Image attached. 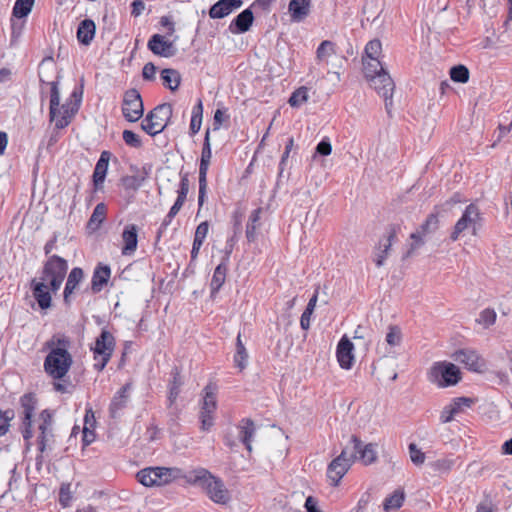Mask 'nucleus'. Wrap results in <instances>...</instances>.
Returning <instances> with one entry per match:
<instances>
[{"label":"nucleus","mask_w":512,"mask_h":512,"mask_svg":"<svg viewBox=\"0 0 512 512\" xmlns=\"http://www.w3.org/2000/svg\"><path fill=\"white\" fill-rule=\"evenodd\" d=\"M482 222L483 218L479 207L474 203L469 204L466 206L461 217L456 221L450 234V239L457 241L464 233H470L473 236L478 235L482 228Z\"/></svg>","instance_id":"20e7f679"},{"label":"nucleus","mask_w":512,"mask_h":512,"mask_svg":"<svg viewBox=\"0 0 512 512\" xmlns=\"http://www.w3.org/2000/svg\"><path fill=\"white\" fill-rule=\"evenodd\" d=\"M461 402H470V399L466 397L456 398L451 404L445 406L440 414L441 423H448L453 420L461 409Z\"/></svg>","instance_id":"473e14b6"},{"label":"nucleus","mask_w":512,"mask_h":512,"mask_svg":"<svg viewBox=\"0 0 512 512\" xmlns=\"http://www.w3.org/2000/svg\"><path fill=\"white\" fill-rule=\"evenodd\" d=\"M207 193V177H199L198 205L202 207Z\"/></svg>","instance_id":"4d7b16f0"},{"label":"nucleus","mask_w":512,"mask_h":512,"mask_svg":"<svg viewBox=\"0 0 512 512\" xmlns=\"http://www.w3.org/2000/svg\"><path fill=\"white\" fill-rule=\"evenodd\" d=\"M438 217L435 214H431L427 217L426 221L421 225V229L423 230V234H427L430 231L435 230L438 227Z\"/></svg>","instance_id":"864d4df0"},{"label":"nucleus","mask_w":512,"mask_h":512,"mask_svg":"<svg viewBox=\"0 0 512 512\" xmlns=\"http://www.w3.org/2000/svg\"><path fill=\"white\" fill-rule=\"evenodd\" d=\"M144 112L143 102L139 92L130 89V122L139 120Z\"/></svg>","instance_id":"2f4dec72"},{"label":"nucleus","mask_w":512,"mask_h":512,"mask_svg":"<svg viewBox=\"0 0 512 512\" xmlns=\"http://www.w3.org/2000/svg\"><path fill=\"white\" fill-rule=\"evenodd\" d=\"M227 273V265L225 263H220L214 270L210 287L212 293H217L221 287L223 286Z\"/></svg>","instance_id":"c9c22d12"},{"label":"nucleus","mask_w":512,"mask_h":512,"mask_svg":"<svg viewBox=\"0 0 512 512\" xmlns=\"http://www.w3.org/2000/svg\"><path fill=\"white\" fill-rule=\"evenodd\" d=\"M21 432L24 440L27 442V446H29V441L33 437L32 421L22 420Z\"/></svg>","instance_id":"bf43d9fd"},{"label":"nucleus","mask_w":512,"mask_h":512,"mask_svg":"<svg viewBox=\"0 0 512 512\" xmlns=\"http://www.w3.org/2000/svg\"><path fill=\"white\" fill-rule=\"evenodd\" d=\"M111 157L109 151H103L98 159L94 172H93V184L95 190H100L103 187V183L107 174L108 163Z\"/></svg>","instance_id":"393cba45"},{"label":"nucleus","mask_w":512,"mask_h":512,"mask_svg":"<svg viewBox=\"0 0 512 512\" xmlns=\"http://www.w3.org/2000/svg\"><path fill=\"white\" fill-rule=\"evenodd\" d=\"M425 235L426 234H423L422 229L411 234L410 238L413 240V243L411 244V248H410L411 251L419 248L420 246H422L424 244L423 238Z\"/></svg>","instance_id":"13d9d810"},{"label":"nucleus","mask_w":512,"mask_h":512,"mask_svg":"<svg viewBox=\"0 0 512 512\" xmlns=\"http://www.w3.org/2000/svg\"><path fill=\"white\" fill-rule=\"evenodd\" d=\"M96 26L93 20L85 19L77 29V38L81 44L89 45L95 36Z\"/></svg>","instance_id":"c85d7f7f"},{"label":"nucleus","mask_w":512,"mask_h":512,"mask_svg":"<svg viewBox=\"0 0 512 512\" xmlns=\"http://www.w3.org/2000/svg\"><path fill=\"white\" fill-rule=\"evenodd\" d=\"M201 124H202V119L196 118V117H191L190 131H191L192 135L199 132V130L201 128Z\"/></svg>","instance_id":"774afa93"},{"label":"nucleus","mask_w":512,"mask_h":512,"mask_svg":"<svg viewBox=\"0 0 512 512\" xmlns=\"http://www.w3.org/2000/svg\"><path fill=\"white\" fill-rule=\"evenodd\" d=\"M261 215V208L255 209L251 212L247 225H246V237L249 242H252L256 238V230L259 225Z\"/></svg>","instance_id":"4c0bfd02"},{"label":"nucleus","mask_w":512,"mask_h":512,"mask_svg":"<svg viewBox=\"0 0 512 512\" xmlns=\"http://www.w3.org/2000/svg\"><path fill=\"white\" fill-rule=\"evenodd\" d=\"M95 432L94 429H88L87 427H83V444L84 446L90 445L95 440Z\"/></svg>","instance_id":"0e129e2a"},{"label":"nucleus","mask_w":512,"mask_h":512,"mask_svg":"<svg viewBox=\"0 0 512 512\" xmlns=\"http://www.w3.org/2000/svg\"><path fill=\"white\" fill-rule=\"evenodd\" d=\"M453 359L465 365L467 369L473 372H483L486 369L485 360L472 349H460L454 352Z\"/></svg>","instance_id":"ddd939ff"},{"label":"nucleus","mask_w":512,"mask_h":512,"mask_svg":"<svg viewBox=\"0 0 512 512\" xmlns=\"http://www.w3.org/2000/svg\"><path fill=\"white\" fill-rule=\"evenodd\" d=\"M248 361V352L246 350L245 345L243 344L241 340V334L239 333L237 335L236 339V352L234 355V363L235 366L238 367L240 370H243L247 366Z\"/></svg>","instance_id":"e433bc0d"},{"label":"nucleus","mask_w":512,"mask_h":512,"mask_svg":"<svg viewBox=\"0 0 512 512\" xmlns=\"http://www.w3.org/2000/svg\"><path fill=\"white\" fill-rule=\"evenodd\" d=\"M254 21L253 12L250 8L243 10L239 13L229 24V31L234 34H242L247 32L252 26Z\"/></svg>","instance_id":"4be33fe9"},{"label":"nucleus","mask_w":512,"mask_h":512,"mask_svg":"<svg viewBox=\"0 0 512 512\" xmlns=\"http://www.w3.org/2000/svg\"><path fill=\"white\" fill-rule=\"evenodd\" d=\"M211 157H212V150H211V144H210L209 131H207L205 134L203 148H202V152H201V160H200V166H199V177H207Z\"/></svg>","instance_id":"7c9ffc66"},{"label":"nucleus","mask_w":512,"mask_h":512,"mask_svg":"<svg viewBox=\"0 0 512 512\" xmlns=\"http://www.w3.org/2000/svg\"><path fill=\"white\" fill-rule=\"evenodd\" d=\"M497 318V314L494 309L486 308L482 310L477 318V322L482 325L484 328H489L492 326Z\"/></svg>","instance_id":"a18cd8bd"},{"label":"nucleus","mask_w":512,"mask_h":512,"mask_svg":"<svg viewBox=\"0 0 512 512\" xmlns=\"http://www.w3.org/2000/svg\"><path fill=\"white\" fill-rule=\"evenodd\" d=\"M128 384L123 385L113 396L109 405V416L115 422L121 421L128 408Z\"/></svg>","instance_id":"2eb2a0df"},{"label":"nucleus","mask_w":512,"mask_h":512,"mask_svg":"<svg viewBox=\"0 0 512 512\" xmlns=\"http://www.w3.org/2000/svg\"><path fill=\"white\" fill-rule=\"evenodd\" d=\"M309 99V90L305 86L296 89L290 96L288 103L291 107L299 108Z\"/></svg>","instance_id":"ea45409f"},{"label":"nucleus","mask_w":512,"mask_h":512,"mask_svg":"<svg viewBox=\"0 0 512 512\" xmlns=\"http://www.w3.org/2000/svg\"><path fill=\"white\" fill-rule=\"evenodd\" d=\"M216 409V387L209 384L203 389V396L200 402L199 420L201 423V430L209 431L214 425V414Z\"/></svg>","instance_id":"9d476101"},{"label":"nucleus","mask_w":512,"mask_h":512,"mask_svg":"<svg viewBox=\"0 0 512 512\" xmlns=\"http://www.w3.org/2000/svg\"><path fill=\"white\" fill-rule=\"evenodd\" d=\"M404 493L400 490L394 491L389 497L384 500L383 507L385 511L399 509L404 502Z\"/></svg>","instance_id":"a19ab883"},{"label":"nucleus","mask_w":512,"mask_h":512,"mask_svg":"<svg viewBox=\"0 0 512 512\" xmlns=\"http://www.w3.org/2000/svg\"><path fill=\"white\" fill-rule=\"evenodd\" d=\"M312 314H313V312H311V311L309 312L306 309L302 313L301 318H300V326L303 330H308L310 328V321H311Z\"/></svg>","instance_id":"69168bd1"},{"label":"nucleus","mask_w":512,"mask_h":512,"mask_svg":"<svg viewBox=\"0 0 512 512\" xmlns=\"http://www.w3.org/2000/svg\"><path fill=\"white\" fill-rule=\"evenodd\" d=\"M208 232H209V223L207 221L201 222L195 230L193 241L203 244L205 241V238L207 237Z\"/></svg>","instance_id":"3c124183"},{"label":"nucleus","mask_w":512,"mask_h":512,"mask_svg":"<svg viewBox=\"0 0 512 512\" xmlns=\"http://www.w3.org/2000/svg\"><path fill=\"white\" fill-rule=\"evenodd\" d=\"M173 113L172 105L164 103L150 111L141 123V128L150 136L160 134L168 125Z\"/></svg>","instance_id":"6e6552de"},{"label":"nucleus","mask_w":512,"mask_h":512,"mask_svg":"<svg viewBox=\"0 0 512 512\" xmlns=\"http://www.w3.org/2000/svg\"><path fill=\"white\" fill-rule=\"evenodd\" d=\"M351 443L354 453L350 455H356V459H359L364 465H370L377 460V444H363L356 436L351 437Z\"/></svg>","instance_id":"dca6fc26"},{"label":"nucleus","mask_w":512,"mask_h":512,"mask_svg":"<svg viewBox=\"0 0 512 512\" xmlns=\"http://www.w3.org/2000/svg\"><path fill=\"white\" fill-rule=\"evenodd\" d=\"M188 192H189L188 174H181L179 188L177 190L176 201L174 202V204L172 205V207L170 208V210L167 214V218H169V220H172L178 214V212L180 211V209L182 208V206L184 205V203L186 201Z\"/></svg>","instance_id":"5701e85b"},{"label":"nucleus","mask_w":512,"mask_h":512,"mask_svg":"<svg viewBox=\"0 0 512 512\" xmlns=\"http://www.w3.org/2000/svg\"><path fill=\"white\" fill-rule=\"evenodd\" d=\"M68 269L67 261L57 255H52L45 262L39 280L49 283V288L53 293H56L65 278Z\"/></svg>","instance_id":"0eeeda50"},{"label":"nucleus","mask_w":512,"mask_h":512,"mask_svg":"<svg viewBox=\"0 0 512 512\" xmlns=\"http://www.w3.org/2000/svg\"><path fill=\"white\" fill-rule=\"evenodd\" d=\"M142 75L145 80H154L156 76V67L153 63H146L142 70Z\"/></svg>","instance_id":"052dcab7"},{"label":"nucleus","mask_w":512,"mask_h":512,"mask_svg":"<svg viewBox=\"0 0 512 512\" xmlns=\"http://www.w3.org/2000/svg\"><path fill=\"white\" fill-rule=\"evenodd\" d=\"M396 235V227H391L387 232V235L379 241L378 246L374 251V262L377 267H381L384 264L390 248L396 239Z\"/></svg>","instance_id":"6ab92c4d"},{"label":"nucleus","mask_w":512,"mask_h":512,"mask_svg":"<svg viewBox=\"0 0 512 512\" xmlns=\"http://www.w3.org/2000/svg\"><path fill=\"white\" fill-rule=\"evenodd\" d=\"M45 346L50 351L44 360V371L53 379H62L72 366L71 354L64 347H54V339L47 341Z\"/></svg>","instance_id":"f03ea898"},{"label":"nucleus","mask_w":512,"mask_h":512,"mask_svg":"<svg viewBox=\"0 0 512 512\" xmlns=\"http://www.w3.org/2000/svg\"><path fill=\"white\" fill-rule=\"evenodd\" d=\"M408 451L410 460L414 465L421 466L424 464L426 455L415 443H410L408 445Z\"/></svg>","instance_id":"de8ad7c7"},{"label":"nucleus","mask_w":512,"mask_h":512,"mask_svg":"<svg viewBox=\"0 0 512 512\" xmlns=\"http://www.w3.org/2000/svg\"><path fill=\"white\" fill-rule=\"evenodd\" d=\"M428 379L438 387L453 386L461 379L460 370L450 362H435L428 372Z\"/></svg>","instance_id":"1a4fd4ad"},{"label":"nucleus","mask_w":512,"mask_h":512,"mask_svg":"<svg viewBox=\"0 0 512 512\" xmlns=\"http://www.w3.org/2000/svg\"><path fill=\"white\" fill-rule=\"evenodd\" d=\"M187 481L203 489L207 496L215 503L225 505L230 500L228 490L223 481L212 475L204 468H198L189 473Z\"/></svg>","instance_id":"f257e3e1"},{"label":"nucleus","mask_w":512,"mask_h":512,"mask_svg":"<svg viewBox=\"0 0 512 512\" xmlns=\"http://www.w3.org/2000/svg\"><path fill=\"white\" fill-rule=\"evenodd\" d=\"M34 0H16L13 7V16L24 18L31 12Z\"/></svg>","instance_id":"37998d69"},{"label":"nucleus","mask_w":512,"mask_h":512,"mask_svg":"<svg viewBox=\"0 0 512 512\" xmlns=\"http://www.w3.org/2000/svg\"><path fill=\"white\" fill-rule=\"evenodd\" d=\"M21 407L23 409V421H32V416L36 408L37 400L34 394H24L20 399Z\"/></svg>","instance_id":"f704fd0d"},{"label":"nucleus","mask_w":512,"mask_h":512,"mask_svg":"<svg viewBox=\"0 0 512 512\" xmlns=\"http://www.w3.org/2000/svg\"><path fill=\"white\" fill-rule=\"evenodd\" d=\"M160 76L165 87L172 91L178 89L181 82V76L177 70L170 68L163 69Z\"/></svg>","instance_id":"72a5a7b5"},{"label":"nucleus","mask_w":512,"mask_h":512,"mask_svg":"<svg viewBox=\"0 0 512 512\" xmlns=\"http://www.w3.org/2000/svg\"><path fill=\"white\" fill-rule=\"evenodd\" d=\"M114 348V338L112 334L106 330H103L99 337L95 341L93 348L95 359H100L99 364H95V367L100 371L102 370L110 359Z\"/></svg>","instance_id":"f8f14e48"},{"label":"nucleus","mask_w":512,"mask_h":512,"mask_svg":"<svg viewBox=\"0 0 512 512\" xmlns=\"http://www.w3.org/2000/svg\"><path fill=\"white\" fill-rule=\"evenodd\" d=\"M453 465L454 461L452 459L445 458L435 461L433 467L437 471L447 472L452 468Z\"/></svg>","instance_id":"6e6d98bb"},{"label":"nucleus","mask_w":512,"mask_h":512,"mask_svg":"<svg viewBox=\"0 0 512 512\" xmlns=\"http://www.w3.org/2000/svg\"><path fill=\"white\" fill-rule=\"evenodd\" d=\"M132 11L131 13L134 16H139L142 14V12L145 10V4L142 0H134L131 4Z\"/></svg>","instance_id":"338daca9"},{"label":"nucleus","mask_w":512,"mask_h":512,"mask_svg":"<svg viewBox=\"0 0 512 512\" xmlns=\"http://www.w3.org/2000/svg\"><path fill=\"white\" fill-rule=\"evenodd\" d=\"M14 418V411L13 410H0V436L5 435L10 426V421Z\"/></svg>","instance_id":"09e8293b"},{"label":"nucleus","mask_w":512,"mask_h":512,"mask_svg":"<svg viewBox=\"0 0 512 512\" xmlns=\"http://www.w3.org/2000/svg\"><path fill=\"white\" fill-rule=\"evenodd\" d=\"M149 49L156 55L170 57L173 55V44L165 40L164 36L155 34L148 42Z\"/></svg>","instance_id":"a878e982"},{"label":"nucleus","mask_w":512,"mask_h":512,"mask_svg":"<svg viewBox=\"0 0 512 512\" xmlns=\"http://www.w3.org/2000/svg\"><path fill=\"white\" fill-rule=\"evenodd\" d=\"M386 343L391 347H397L402 342V331L396 325H390L385 338Z\"/></svg>","instance_id":"c03bdc74"},{"label":"nucleus","mask_w":512,"mask_h":512,"mask_svg":"<svg viewBox=\"0 0 512 512\" xmlns=\"http://www.w3.org/2000/svg\"><path fill=\"white\" fill-rule=\"evenodd\" d=\"M337 361L342 369L349 370L354 364V344L343 336L337 344L336 349Z\"/></svg>","instance_id":"a211bd4d"},{"label":"nucleus","mask_w":512,"mask_h":512,"mask_svg":"<svg viewBox=\"0 0 512 512\" xmlns=\"http://www.w3.org/2000/svg\"><path fill=\"white\" fill-rule=\"evenodd\" d=\"M96 419L92 408H87L84 416V427L95 429Z\"/></svg>","instance_id":"680f3d73"},{"label":"nucleus","mask_w":512,"mask_h":512,"mask_svg":"<svg viewBox=\"0 0 512 512\" xmlns=\"http://www.w3.org/2000/svg\"><path fill=\"white\" fill-rule=\"evenodd\" d=\"M382 52V44L380 40L373 39L365 46V57L363 58L364 71L375 72L382 65L379 57Z\"/></svg>","instance_id":"f3484780"},{"label":"nucleus","mask_w":512,"mask_h":512,"mask_svg":"<svg viewBox=\"0 0 512 512\" xmlns=\"http://www.w3.org/2000/svg\"><path fill=\"white\" fill-rule=\"evenodd\" d=\"M335 54V44L329 40H324L320 43L316 50V60L326 62L328 57Z\"/></svg>","instance_id":"79ce46f5"},{"label":"nucleus","mask_w":512,"mask_h":512,"mask_svg":"<svg viewBox=\"0 0 512 512\" xmlns=\"http://www.w3.org/2000/svg\"><path fill=\"white\" fill-rule=\"evenodd\" d=\"M50 86V120L55 121L56 128L63 129L69 125L71 119L78 111V104H64L59 108L60 92L58 83L56 81H52Z\"/></svg>","instance_id":"39448f33"},{"label":"nucleus","mask_w":512,"mask_h":512,"mask_svg":"<svg viewBox=\"0 0 512 512\" xmlns=\"http://www.w3.org/2000/svg\"><path fill=\"white\" fill-rule=\"evenodd\" d=\"M83 277L84 272L79 267H75L70 271L64 288V302L66 304L69 303V297L77 288L78 284L82 281Z\"/></svg>","instance_id":"cd10ccee"},{"label":"nucleus","mask_w":512,"mask_h":512,"mask_svg":"<svg viewBox=\"0 0 512 512\" xmlns=\"http://www.w3.org/2000/svg\"><path fill=\"white\" fill-rule=\"evenodd\" d=\"M181 384L182 383H181L178 375L176 374L173 377V381L171 382L170 388H169L168 402H169L170 406L175 403V401L180 393Z\"/></svg>","instance_id":"8fccbe9b"},{"label":"nucleus","mask_w":512,"mask_h":512,"mask_svg":"<svg viewBox=\"0 0 512 512\" xmlns=\"http://www.w3.org/2000/svg\"><path fill=\"white\" fill-rule=\"evenodd\" d=\"M111 275L110 267L104 264H98L94 269L91 290L93 293H99L103 287L107 284Z\"/></svg>","instance_id":"bb28decb"},{"label":"nucleus","mask_w":512,"mask_h":512,"mask_svg":"<svg viewBox=\"0 0 512 512\" xmlns=\"http://www.w3.org/2000/svg\"><path fill=\"white\" fill-rule=\"evenodd\" d=\"M183 471L177 467H146L136 474V478L145 487H161L183 478Z\"/></svg>","instance_id":"7ed1b4c3"},{"label":"nucleus","mask_w":512,"mask_h":512,"mask_svg":"<svg viewBox=\"0 0 512 512\" xmlns=\"http://www.w3.org/2000/svg\"><path fill=\"white\" fill-rule=\"evenodd\" d=\"M311 12L310 0H290L288 4V13L290 21L293 23L303 22Z\"/></svg>","instance_id":"412c9836"},{"label":"nucleus","mask_w":512,"mask_h":512,"mask_svg":"<svg viewBox=\"0 0 512 512\" xmlns=\"http://www.w3.org/2000/svg\"><path fill=\"white\" fill-rule=\"evenodd\" d=\"M72 499L70 484H62L59 491V502L63 507H67Z\"/></svg>","instance_id":"603ef678"},{"label":"nucleus","mask_w":512,"mask_h":512,"mask_svg":"<svg viewBox=\"0 0 512 512\" xmlns=\"http://www.w3.org/2000/svg\"><path fill=\"white\" fill-rule=\"evenodd\" d=\"M304 507L307 512H322L318 507V501L312 496L306 498Z\"/></svg>","instance_id":"e2e57ef3"},{"label":"nucleus","mask_w":512,"mask_h":512,"mask_svg":"<svg viewBox=\"0 0 512 512\" xmlns=\"http://www.w3.org/2000/svg\"><path fill=\"white\" fill-rule=\"evenodd\" d=\"M316 152L322 156H328L332 152V145L328 138L322 139L316 146Z\"/></svg>","instance_id":"5fc2aeb1"},{"label":"nucleus","mask_w":512,"mask_h":512,"mask_svg":"<svg viewBox=\"0 0 512 512\" xmlns=\"http://www.w3.org/2000/svg\"><path fill=\"white\" fill-rule=\"evenodd\" d=\"M40 424L38 426L39 436L37 439L38 450L42 454L46 451L50 444L53 442V431H52V414L49 410H43L40 415Z\"/></svg>","instance_id":"4468645a"},{"label":"nucleus","mask_w":512,"mask_h":512,"mask_svg":"<svg viewBox=\"0 0 512 512\" xmlns=\"http://www.w3.org/2000/svg\"><path fill=\"white\" fill-rule=\"evenodd\" d=\"M240 433L239 437L246 449L252 451V440L255 434V425L250 419H243L239 426Z\"/></svg>","instance_id":"c756f323"},{"label":"nucleus","mask_w":512,"mask_h":512,"mask_svg":"<svg viewBox=\"0 0 512 512\" xmlns=\"http://www.w3.org/2000/svg\"><path fill=\"white\" fill-rule=\"evenodd\" d=\"M243 5L242 0H219L211 6L209 16L212 19H222Z\"/></svg>","instance_id":"aec40b11"},{"label":"nucleus","mask_w":512,"mask_h":512,"mask_svg":"<svg viewBox=\"0 0 512 512\" xmlns=\"http://www.w3.org/2000/svg\"><path fill=\"white\" fill-rule=\"evenodd\" d=\"M355 460L356 455H348L347 449H343L340 455L331 461L326 472L331 485L338 486L341 479L348 472Z\"/></svg>","instance_id":"9b49d317"},{"label":"nucleus","mask_w":512,"mask_h":512,"mask_svg":"<svg viewBox=\"0 0 512 512\" xmlns=\"http://www.w3.org/2000/svg\"><path fill=\"white\" fill-rule=\"evenodd\" d=\"M370 86L384 99L385 108L389 113L393 104L392 97L395 84L390 74L381 66L375 72L364 71Z\"/></svg>","instance_id":"423d86ee"},{"label":"nucleus","mask_w":512,"mask_h":512,"mask_svg":"<svg viewBox=\"0 0 512 512\" xmlns=\"http://www.w3.org/2000/svg\"><path fill=\"white\" fill-rule=\"evenodd\" d=\"M450 77L454 82L466 83L469 80V70L464 65L451 68Z\"/></svg>","instance_id":"49530a36"},{"label":"nucleus","mask_w":512,"mask_h":512,"mask_svg":"<svg viewBox=\"0 0 512 512\" xmlns=\"http://www.w3.org/2000/svg\"><path fill=\"white\" fill-rule=\"evenodd\" d=\"M106 216V206L103 203H99L93 210V213L88 221V228L96 230L99 228L101 223L104 221Z\"/></svg>","instance_id":"58836bf2"},{"label":"nucleus","mask_w":512,"mask_h":512,"mask_svg":"<svg viewBox=\"0 0 512 512\" xmlns=\"http://www.w3.org/2000/svg\"><path fill=\"white\" fill-rule=\"evenodd\" d=\"M33 297L37 301L39 307L43 310L48 309L51 306V294L48 285L37 279H33L31 282Z\"/></svg>","instance_id":"b1692460"}]
</instances>
